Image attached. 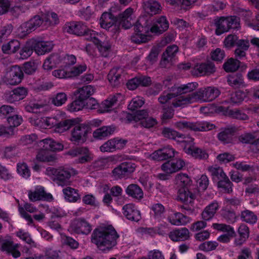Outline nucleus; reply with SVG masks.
Wrapping results in <instances>:
<instances>
[{
	"instance_id": "1",
	"label": "nucleus",
	"mask_w": 259,
	"mask_h": 259,
	"mask_svg": "<svg viewBox=\"0 0 259 259\" xmlns=\"http://www.w3.org/2000/svg\"><path fill=\"white\" fill-rule=\"evenodd\" d=\"M119 236L111 225L96 228L91 237L92 243L103 251H109L117 245Z\"/></svg>"
},
{
	"instance_id": "2",
	"label": "nucleus",
	"mask_w": 259,
	"mask_h": 259,
	"mask_svg": "<svg viewBox=\"0 0 259 259\" xmlns=\"http://www.w3.org/2000/svg\"><path fill=\"white\" fill-rule=\"evenodd\" d=\"M218 89L209 87L200 88L198 91L188 94L186 96H182L177 98L172 102V105L175 108L183 107L196 102H211L216 99L220 95Z\"/></svg>"
},
{
	"instance_id": "3",
	"label": "nucleus",
	"mask_w": 259,
	"mask_h": 259,
	"mask_svg": "<svg viewBox=\"0 0 259 259\" xmlns=\"http://www.w3.org/2000/svg\"><path fill=\"white\" fill-rule=\"evenodd\" d=\"M47 171L49 175L52 176V180L61 186L69 185L70 177L77 173L73 168L63 167L58 168L49 167L47 169Z\"/></svg>"
},
{
	"instance_id": "4",
	"label": "nucleus",
	"mask_w": 259,
	"mask_h": 259,
	"mask_svg": "<svg viewBox=\"0 0 259 259\" xmlns=\"http://www.w3.org/2000/svg\"><path fill=\"white\" fill-rule=\"evenodd\" d=\"M213 180H219L218 187L221 188L226 192H232V183L224 172L222 168L217 165L208 168Z\"/></svg>"
},
{
	"instance_id": "5",
	"label": "nucleus",
	"mask_w": 259,
	"mask_h": 259,
	"mask_svg": "<svg viewBox=\"0 0 259 259\" xmlns=\"http://www.w3.org/2000/svg\"><path fill=\"white\" fill-rule=\"evenodd\" d=\"M214 24L216 26L215 33L217 35H221L231 29H237L240 25L239 19L235 16L222 17L215 19Z\"/></svg>"
},
{
	"instance_id": "6",
	"label": "nucleus",
	"mask_w": 259,
	"mask_h": 259,
	"mask_svg": "<svg viewBox=\"0 0 259 259\" xmlns=\"http://www.w3.org/2000/svg\"><path fill=\"white\" fill-rule=\"evenodd\" d=\"M91 133L89 125L85 123L75 124L71 130L70 141L75 145L84 143L88 139V135Z\"/></svg>"
},
{
	"instance_id": "7",
	"label": "nucleus",
	"mask_w": 259,
	"mask_h": 259,
	"mask_svg": "<svg viewBox=\"0 0 259 259\" xmlns=\"http://www.w3.org/2000/svg\"><path fill=\"white\" fill-rule=\"evenodd\" d=\"M23 76V72L21 68L15 65L11 67L6 72L3 80L8 84L15 85L21 82Z\"/></svg>"
},
{
	"instance_id": "8",
	"label": "nucleus",
	"mask_w": 259,
	"mask_h": 259,
	"mask_svg": "<svg viewBox=\"0 0 259 259\" xmlns=\"http://www.w3.org/2000/svg\"><path fill=\"white\" fill-rule=\"evenodd\" d=\"M101 27L110 31L113 33H116L119 30L118 19L111 13H104L100 19Z\"/></svg>"
},
{
	"instance_id": "9",
	"label": "nucleus",
	"mask_w": 259,
	"mask_h": 259,
	"mask_svg": "<svg viewBox=\"0 0 259 259\" xmlns=\"http://www.w3.org/2000/svg\"><path fill=\"white\" fill-rule=\"evenodd\" d=\"M67 154L72 157H79L76 160L78 163H85L92 160V154L88 148L86 147H77L70 149Z\"/></svg>"
},
{
	"instance_id": "10",
	"label": "nucleus",
	"mask_w": 259,
	"mask_h": 259,
	"mask_svg": "<svg viewBox=\"0 0 259 259\" xmlns=\"http://www.w3.org/2000/svg\"><path fill=\"white\" fill-rule=\"evenodd\" d=\"M0 243V249L2 251L5 252L8 255H11L14 258L20 256V244L14 243L10 237L2 239Z\"/></svg>"
},
{
	"instance_id": "11",
	"label": "nucleus",
	"mask_w": 259,
	"mask_h": 259,
	"mask_svg": "<svg viewBox=\"0 0 259 259\" xmlns=\"http://www.w3.org/2000/svg\"><path fill=\"white\" fill-rule=\"evenodd\" d=\"M136 167V166L134 163L122 162L112 170V174L116 179L126 178L135 170Z\"/></svg>"
},
{
	"instance_id": "12",
	"label": "nucleus",
	"mask_w": 259,
	"mask_h": 259,
	"mask_svg": "<svg viewBox=\"0 0 259 259\" xmlns=\"http://www.w3.org/2000/svg\"><path fill=\"white\" fill-rule=\"evenodd\" d=\"M42 24L39 15H35L29 21L23 23L18 29L21 36H25L34 31Z\"/></svg>"
},
{
	"instance_id": "13",
	"label": "nucleus",
	"mask_w": 259,
	"mask_h": 259,
	"mask_svg": "<svg viewBox=\"0 0 259 259\" xmlns=\"http://www.w3.org/2000/svg\"><path fill=\"white\" fill-rule=\"evenodd\" d=\"M216 70L214 64L211 62L197 64L192 70V73L196 76L210 75L215 72Z\"/></svg>"
},
{
	"instance_id": "14",
	"label": "nucleus",
	"mask_w": 259,
	"mask_h": 259,
	"mask_svg": "<svg viewBox=\"0 0 259 259\" xmlns=\"http://www.w3.org/2000/svg\"><path fill=\"white\" fill-rule=\"evenodd\" d=\"M198 87V84L196 82H189L187 84L180 85L175 84L170 87V91L174 92L177 98L182 96H186L188 93L193 92ZM177 98L174 100L175 101Z\"/></svg>"
},
{
	"instance_id": "15",
	"label": "nucleus",
	"mask_w": 259,
	"mask_h": 259,
	"mask_svg": "<svg viewBox=\"0 0 259 259\" xmlns=\"http://www.w3.org/2000/svg\"><path fill=\"white\" fill-rule=\"evenodd\" d=\"M70 227L72 230L77 234L88 235L92 230L91 225L82 219L74 220L71 223Z\"/></svg>"
},
{
	"instance_id": "16",
	"label": "nucleus",
	"mask_w": 259,
	"mask_h": 259,
	"mask_svg": "<svg viewBox=\"0 0 259 259\" xmlns=\"http://www.w3.org/2000/svg\"><path fill=\"white\" fill-rule=\"evenodd\" d=\"M28 196L32 202L38 200L50 201L53 199L52 195L50 193H47L42 187H37L34 191L29 190Z\"/></svg>"
},
{
	"instance_id": "17",
	"label": "nucleus",
	"mask_w": 259,
	"mask_h": 259,
	"mask_svg": "<svg viewBox=\"0 0 259 259\" xmlns=\"http://www.w3.org/2000/svg\"><path fill=\"white\" fill-rule=\"evenodd\" d=\"M153 23L151 18L147 16H142L136 22L134 25V31L141 33H148L151 32Z\"/></svg>"
},
{
	"instance_id": "18",
	"label": "nucleus",
	"mask_w": 259,
	"mask_h": 259,
	"mask_svg": "<svg viewBox=\"0 0 259 259\" xmlns=\"http://www.w3.org/2000/svg\"><path fill=\"white\" fill-rule=\"evenodd\" d=\"M185 165V162L181 159H174L168 161L161 166V169L167 174H172L181 170Z\"/></svg>"
},
{
	"instance_id": "19",
	"label": "nucleus",
	"mask_w": 259,
	"mask_h": 259,
	"mask_svg": "<svg viewBox=\"0 0 259 259\" xmlns=\"http://www.w3.org/2000/svg\"><path fill=\"white\" fill-rule=\"evenodd\" d=\"M184 150L195 159H206L208 157L206 151L194 145L193 142L188 147L187 145L184 146Z\"/></svg>"
},
{
	"instance_id": "20",
	"label": "nucleus",
	"mask_w": 259,
	"mask_h": 259,
	"mask_svg": "<svg viewBox=\"0 0 259 259\" xmlns=\"http://www.w3.org/2000/svg\"><path fill=\"white\" fill-rule=\"evenodd\" d=\"M87 26L81 22H70L64 26L65 31L78 36H82Z\"/></svg>"
},
{
	"instance_id": "21",
	"label": "nucleus",
	"mask_w": 259,
	"mask_h": 259,
	"mask_svg": "<svg viewBox=\"0 0 259 259\" xmlns=\"http://www.w3.org/2000/svg\"><path fill=\"white\" fill-rule=\"evenodd\" d=\"M123 214L129 220L138 222L141 219V213L137 209L136 206L129 203L124 205L122 207Z\"/></svg>"
},
{
	"instance_id": "22",
	"label": "nucleus",
	"mask_w": 259,
	"mask_h": 259,
	"mask_svg": "<svg viewBox=\"0 0 259 259\" xmlns=\"http://www.w3.org/2000/svg\"><path fill=\"white\" fill-rule=\"evenodd\" d=\"M167 220L172 225H185L189 221L188 217L179 212L171 211L169 213Z\"/></svg>"
},
{
	"instance_id": "23",
	"label": "nucleus",
	"mask_w": 259,
	"mask_h": 259,
	"mask_svg": "<svg viewBox=\"0 0 259 259\" xmlns=\"http://www.w3.org/2000/svg\"><path fill=\"white\" fill-rule=\"evenodd\" d=\"M169 27V23L164 16L157 18L151 27V32L155 34H162Z\"/></svg>"
},
{
	"instance_id": "24",
	"label": "nucleus",
	"mask_w": 259,
	"mask_h": 259,
	"mask_svg": "<svg viewBox=\"0 0 259 259\" xmlns=\"http://www.w3.org/2000/svg\"><path fill=\"white\" fill-rule=\"evenodd\" d=\"M219 208L220 205L218 202L217 200L213 201L207 205L202 211L201 213L202 219L204 221L211 220L214 217Z\"/></svg>"
},
{
	"instance_id": "25",
	"label": "nucleus",
	"mask_w": 259,
	"mask_h": 259,
	"mask_svg": "<svg viewBox=\"0 0 259 259\" xmlns=\"http://www.w3.org/2000/svg\"><path fill=\"white\" fill-rule=\"evenodd\" d=\"M195 194L191 191L190 188H180L178 193V200L186 204H193Z\"/></svg>"
},
{
	"instance_id": "26",
	"label": "nucleus",
	"mask_w": 259,
	"mask_h": 259,
	"mask_svg": "<svg viewBox=\"0 0 259 259\" xmlns=\"http://www.w3.org/2000/svg\"><path fill=\"white\" fill-rule=\"evenodd\" d=\"M175 153V150L167 146L155 151L153 153V158L158 161L165 160L174 157Z\"/></svg>"
},
{
	"instance_id": "27",
	"label": "nucleus",
	"mask_w": 259,
	"mask_h": 259,
	"mask_svg": "<svg viewBox=\"0 0 259 259\" xmlns=\"http://www.w3.org/2000/svg\"><path fill=\"white\" fill-rule=\"evenodd\" d=\"M189 231L187 228H182L170 232L168 236L174 241H183L189 238Z\"/></svg>"
},
{
	"instance_id": "28",
	"label": "nucleus",
	"mask_w": 259,
	"mask_h": 259,
	"mask_svg": "<svg viewBox=\"0 0 259 259\" xmlns=\"http://www.w3.org/2000/svg\"><path fill=\"white\" fill-rule=\"evenodd\" d=\"M228 83L234 89L243 88L245 82L242 74L241 73H233L228 75Z\"/></svg>"
},
{
	"instance_id": "29",
	"label": "nucleus",
	"mask_w": 259,
	"mask_h": 259,
	"mask_svg": "<svg viewBox=\"0 0 259 259\" xmlns=\"http://www.w3.org/2000/svg\"><path fill=\"white\" fill-rule=\"evenodd\" d=\"M249 42L247 39H239L236 45V49L234 51L237 59H242L246 57V52L249 47Z\"/></svg>"
},
{
	"instance_id": "30",
	"label": "nucleus",
	"mask_w": 259,
	"mask_h": 259,
	"mask_svg": "<svg viewBox=\"0 0 259 259\" xmlns=\"http://www.w3.org/2000/svg\"><path fill=\"white\" fill-rule=\"evenodd\" d=\"M32 41L34 50L38 55H42L50 52L53 49V45L51 42L36 40Z\"/></svg>"
},
{
	"instance_id": "31",
	"label": "nucleus",
	"mask_w": 259,
	"mask_h": 259,
	"mask_svg": "<svg viewBox=\"0 0 259 259\" xmlns=\"http://www.w3.org/2000/svg\"><path fill=\"white\" fill-rule=\"evenodd\" d=\"M122 70L120 68H113L110 70L107 78L111 85L114 87H117L121 83Z\"/></svg>"
},
{
	"instance_id": "32",
	"label": "nucleus",
	"mask_w": 259,
	"mask_h": 259,
	"mask_svg": "<svg viewBox=\"0 0 259 259\" xmlns=\"http://www.w3.org/2000/svg\"><path fill=\"white\" fill-rule=\"evenodd\" d=\"M40 17L42 21V23L44 22L47 26H55L58 25L60 22V20L57 14L54 12H46L42 13Z\"/></svg>"
},
{
	"instance_id": "33",
	"label": "nucleus",
	"mask_w": 259,
	"mask_h": 259,
	"mask_svg": "<svg viewBox=\"0 0 259 259\" xmlns=\"http://www.w3.org/2000/svg\"><path fill=\"white\" fill-rule=\"evenodd\" d=\"M133 12L132 8L126 9L122 13L119 15L118 18V23L119 26L121 25L125 29L130 28L132 24L131 22V16Z\"/></svg>"
},
{
	"instance_id": "34",
	"label": "nucleus",
	"mask_w": 259,
	"mask_h": 259,
	"mask_svg": "<svg viewBox=\"0 0 259 259\" xmlns=\"http://www.w3.org/2000/svg\"><path fill=\"white\" fill-rule=\"evenodd\" d=\"M249 91L246 90L245 91L238 90L230 94V96L226 102H229L233 105L241 103L248 97Z\"/></svg>"
},
{
	"instance_id": "35",
	"label": "nucleus",
	"mask_w": 259,
	"mask_h": 259,
	"mask_svg": "<svg viewBox=\"0 0 259 259\" xmlns=\"http://www.w3.org/2000/svg\"><path fill=\"white\" fill-rule=\"evenodd\" d=\"M143 9L150 15H155L160 11V5L155 0H145L143 2Z\"/></svg>"
},
{
	"instance_id": "36",
	"label": "nucleus",
	"mask_w": 259,
	"mask_h": 259,
	"mask_svg": "<svg viewBox=\"0 0 259 259\" xmlns=\"http://www.w3.org/2000/svg\"><path fill=\"white\" fill-rule=\"evenodd\" d=\"M120 94L112 95L109 96L107 99L102 102L100 107L103 112H109L111 111L116 104L118 98L121 97Z\"/></svg>"
},
{
	"instance_id": "37",
	"label": "nucleus",
	"mask_w": 259,
	"mask_h": 259,
	"mask_svg": "<svg viewBox=\"0 0 259 259\" xmlns=\"http://www.w3.org/2000/svg\"><path fill=\"white\" fill-rule=\"evenodd\" d=\"M215 127V125L207 121L190 122V131L194 132H205Z\"/></svg>"
},
{
	"instance_id": "38",
	"label": "nucleus",
	"mask_w": 259,
	"mask_h": 259,
	"mask_svg": "<svg viewBox=\"0 0 259 259\" xmlns=\"http://www.w3.org/2000/svg\"><path fill=\"white\" fill-rule=\"evenodd\" d=\"M115 130V127L113 125L103 126L96 130L93 135L95 139H102L112 134Z\"/></svg>"
},
{
	"instance_id": "39",
	"label": "nucleus",
	"mask_w": 259,
	"mask_h": 259,
	"mask_svg": "<svg viewBox=\"0 0 259 259\" xmlns=\"http://www.w3.org/2000/svg\"><path fill=\"white\" fill-rule=\"evenodd\" d=\"M77 122L75 119H69L62 120L55 125V131L58 133H63L69 130L72 126L75 125Z\"/></svg>"
},
{
	"instance_id": "40",
	"label": "nucleus",
	"mask_w": 259,
	"mask_h": 259,
	"mask_svg": "<svg viewBox=\"0 0 259 259\" xmlns=\"http://www.w3.org/2000/svg\"><path fill=\"white\" fill-rule=\"evenodd\" d=\"M238 233L239 235V238L235 239L234 243L237 246H240L249 237V228L246 225L242 224L238 228Z\"/></svg>"
},
{
	"instance_id": "41",
	"label": "nucleus",
	"mask_w": 259,
	"mask_h": 259,
	"mask_svg": "<svg viewBox=\"0 0 259 259\" xmlns=\"http://www.w3.org/2000/svg\"><path fill=\"white\" fill-rule=\"evenodd\" d=\"M63 193L66 200L71 202H75L80 199V195L77 189L67 187L63 189Z\"/></svg>"
},
{
	"instance_id": "42",
	"label": "nucleus",
	"mask_w": 259,
	"mask_h": 259,
	"mask_svg": "<svg viewBox=\"0 0 259 259\" xmlns=\"http://www.w3.org/2000/svg\"><path fill=\"white\" fill-rule=\"evenodd\" d=\"M126 193L134 198L141 200L143 198V192L142 189L137 184H131L125 190Z\"/></svg>"
},
{
	"instance_id": "43",
	"label": "nucleus",
	"mask_w": 259,
	"mask_h": 259,
	"mask_svg": "<svg viewBox=\"0 0 259 259\" xmlns=\"http://www.w3.org/2000/svg\"><path fill=\"white\" fill-rule=\"evenodd\" d=\"M20 42L16 39H12L6 44L2 46L4 53L11 54L15 53L20 49Z\"/></svg>"
},
{
	"instance_id": "44",
	"label": "nucleus",
	"mask_w": 259,
	"mask_h": 259,
	"mask_svg": "<svg viewBox=\"0 0 259 259\" xmlns=\"http://www.w3.org/2000/svg\"><path fill=\"white\" fill-rule=\"evenodd\" d=\"M234 131L232 128H225L218 134V138L224 144L232 142Z\"/></svg>"
},
{
	"instance_id": "45",
	"label": "nucleus",
	"mask_w": 259,
	"mask_h": 259,
	"mask_svg": "<svg viewBox=\"0 0 259 259\" xmlns=\"http://www.w3.org/2000/svg\"><path fill=\"white\" fill-rule=\"evenodd\" d=\"M151 215L155 220L160 221L163 217L165 211L164 206L161 203H155L151 207Z\"/></svg>"
},
{
	"instance_id": "46",
	"label": "nucleus",
	"mask_w": 259,
	"mask_h": 259,
	"mask_svg": "<svg viewBox=\"0 0 259 259\" xmlns=\"http://www.w3.org/2000/svg\"><path fill=\"white\" fill-rule=\"evenodd\" d=\"M178 51V47L177 46L172 45L168 47L165 51L163 53L162 61L161 65L165 62H169L176 56Z\"/></svg>"
},
{
	"instance_id": "47",
	"label": "nucleus",
	"mask_w": 259,
	"mask_h": 259,
	"mask_svg": "<svg viewBox=\"0 0 259 259\" xmlns=\"http://www.w3.org/2000/svg\"><path fill=\"white\" fill-rule=\"evenodd\" d=\"M240 218L242 221L250 224L256 223L257 220V215L253 211L248 209L241 212Z\"/></svg>"
},
{
	"instance_id": "48",
	"label": "nucleus",
	"mask_w": 259,
	"mask_h": 259,
	"mask_svg": "<svg viewBox=\"0 0 259 259\" xmlns=\"http://www.w3.org/2000/svg\"><path fill=\"white\" fill-rule=\"evenodd\" d=\"M78 98L85 101L94 93V89L91 85H85L77 90Z\"/></svg>"
},
{
	"instance_id": "49",
	"label": "nucleus",
	"mask_w": 259,
	"mask_h": 259,
	"mask_svg": "<svg viewBox=\"0 0 259 259\" xmlns=\"http://www.w3.org/2000/svg\"><path fill=\"white\" fill-rule=\"evenodd\" d=\"M176 184L181 188H190L192 181L188 176L184 174H179L176 176Z\"/></svg>"
},
{
	"instance_id": "50",
	"label": "nucleus",
	"mask_w": 259,
	"mask_h": 259,
	"mask_svg": "<svg viewBox=\"0 0 259 259\" xmlns=\"http://www.w3.org/2000/svg\"><path fill=\"white\" fill-rule=\"evenodd\" d=\"M36 159L38 161L47 162H54L56 159L55 156L50 154L49 150L42 149L38 152Z\"/></svg>"
},
{
	"instance_id": "51",
	"label": "nucleus",
	"mask_w": 259,
	"mask_h": 259,
	"mask_svg": "<svg viewBox=\"0 0 259 259\" xmlns=\"http://www.w3.org/2000/svg\"><path fill=\"white\" fill-rule=\"evenodd\" d=\"M238 59H228L223 65L224 70L228 72L235 71L240 66V62Z\"/></svg>"
},
{
	"instance_id": "52",
	"label": "nucleus",
	"mask_w": 259,
	"mask_h": 259,
	"mask_svg": "<svg viewBox=\"0 0 259 259\" xmlns=\"http://www.w3.org/2000/svg\"><path fill=\"white\" fill-rule=\"evenodd\" d=\"M161 134L164 137L174 140H176L177 138L184 137L183 134L169 127H164L162 130Z\"/></svg>"
},
{
	"instance_id": "53",
	"label": "nucleus",
	"mask_w": 259,
	"mask_h": 259,
	"mask_svg": "<svg viewBox=\"0 0 259 259\" xmlns=\"http://www.w3.org/2000/svg\"><path fill=\"white\" fill-rule=\"evenodd\" d=\"M33 50H34L33 41L27 42L20 51V58L22 59H27L31 55Z\"/></svg>"
},
{
	"instance_id": "54",
	"label": "nucleus",
	"mask_w": 259,
	"mask_h": 259,
	"mask_svg": "<svg viewBox=\"0 0 259 259\" xmlns=\"http://www.w3.org/2000/svg\"><path fill=\"white\" fill-rule=\"evenodd\" d=\"M84 101L76 97V99L67 106L68 110L70 112H76L81 110L85 106Z\"/></svg>"
},
{
	"instance_id": "55",
	"label": "nucleus",
	"mask_w": 259,
	"mask_h": 259,
	"mask_svg": "<svg viewBox=\"0 0 259 259\" xmlns=\"http://www.w3.org/2000/svg\"><path fill=\"white\" fill-rule=\"evenodd\" d=\"M98 34L95 31L86 27L85 32L82 34L85 39L88 41H92L94 44H98L99 43V39L98 38Z\"/></svg>"
},
{
	"instance_id": "56",
	"label": "nucleus",
	"mask_w": 259,
	"mask_h": 259,
	"mask_svg": "<svg viewBox=\"0 0 259 259\" xmlns=\"http://www.w3.org/2000/svg\"><path fill=\"white\" fill-rule=\"evenodd\" d=\"M233 166L237 169L242 172H252L255 168L253 164H246L244 162H236L233 163Z\"/></svg>"
},
{
	"instance_id": "57",
	"label": "nucleus",
	"mask_w": 259,
	"mask_h": 259,
	"mask_svg": "<svg viewBox=\"0 0 259 259\" xmlns=\"http://www.w3.org/2000/svg\"><path fill=\"white\" fill-rule=\"evenodd\" d=\"M131 35V40L133 42L140 44L148 41V36L145 33L136 32Z\"/></svg>"
},
{
	"instance_id": "58",
	"label": "nucleus",
	"mask_w": 259,
	"mask_h": 259,
	"mask_svg": "<svg viewBox=\"0 0 259 259\" xmlns=\"http://www.w3.org/2000/svg\"><path fill=\"white\" fill-rule=\"evenodd\" d=\"M169 93L164 92L158 98V101L160 104H165L172 98H177L176 93L170 91V88H168Z\"/></svg>"
},
{
	"instance_id": "59",
	"label": "nucleus",
	"mask_w": 259,
	"mask_h": 259,
	"mask_svg": "<svg viewBox=\"0 0 259 259\" xmlns=\"http://www.w3.org/2000/svg\"><path fill=\"white\" fill-rule=\"evenodd\" d=\"M67 100L66 94L64 92L57 93L52 98V103L55 106H60L64 104Z\"/></svg>"
},
{
	"instance_id": "60",
	"label": "nucleus",
	"mask_w": 259,
	"mask_h": 259,
	"mask_svg": "<svg viewBox=\"0 0 259 259\" xmlns=\"http://www.w3.org/2000/svg\"><path fill=\"white\" fill-rule=\"evenodd\" d=\"M148 116V113L146 110H141L136 111L133 115L128 116L129 120H133L136 122H140Z\"/></svg>"
},
{
	"instance_id": "61",
	"label": "nucleus",
	"mask_w": 259,
	"mask_h": 259,
	"mask_svg": "<svg viewBox=\"0 0 259 259\" xmlns=\"http://www.w3.org/2000/svg\"><path fill=\"white\" fill-rule=\"evenodd\" d=\"M144 103L143 98L136 97L132 99L128 106V109L132 111H135L140 108Z\"/></svg>"
},
{
	"instance_id": "62",
	"label": "nucleus",
	"mask_w": 259,
	"mask_h": 259,
	"mask_svg": "<svg viewBox=\"0 0 259 259\" xmlns=\"http://www.w3.org/2000/svg\"><path fill=\"white\" fill-rule=\"evenodd\" d=\"M109 166V161L107 158H101L96 160L92 164V167L96 170L103 169Z\"/></svg>"
},
{
	"instance_id": "63",
	"label": "nucleus",
	"mask_w": 259,
	"mask_h": 259,
	"mask_svg": "<svg viewBox=\"0 0 259 259\" xmlns=\"http://www.w3.org/2000/svg\"><path fill=\"white\" fill-rule=\"evenodd\" d=\"M61 241L63 244L69 246L72 249H76L78 247V243L72 238L65 235H61Z\"/></svg>"
},
{
	"instance_id": "64",
	"label": "nucleus",
	"mask_w": 259,
	"mask_h": 259,
	"mask_svg": "<svg viewBox=\"0 0 259 259\" xmlns=\"http://www.w3.org/2000/svg\"><path fill=\"white\" fill-rule=\"evenodd\" d=\"M239 40L236 35L229 34L225 38L224 44L226 48L230 49L235 46Z\"/></svg>"
}]
</instances>
